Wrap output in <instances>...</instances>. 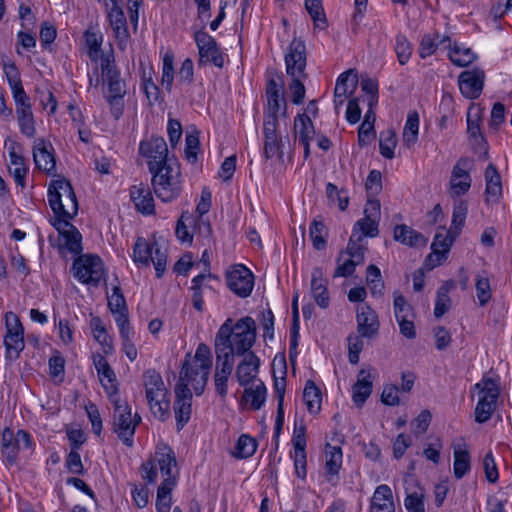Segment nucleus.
I'll list each match as a JSON object with an SVG mask.
<instances>
[{"label": "nucleus", "mask_w": 512, "mask_h": 512, "mask_svg": "<svg viewBox=\"0 0 512 512\" xmlns=\"http://www.w3.org/2000/svg\"><path fill=\"white\" fill-rule=\"evenodd\" d=\"M175 400L173 403V411L176 420V429L181 431L190 421L192 414L193 393L190 388L174 387Z\"/></svg>", "instance_id": "19"}, {"label": "nucleus", "mask_w": 512, "mask_h": 512, "mask_svg": "<svg viewBox=\"0 0 512 512\" xmlns=\"http://www.w3.org/2000/svg\"><path fill=\"white\" fill-rule=\"evenodd\" d=\"M174 80V55L167 52L163 57L162 66V85L165 86L166 90L170 92L172 90Z\"/></svg>", "instance_id": "57"}, {"label": "nucleus", "mask_w": 512, "mask_h": 512, "mask_svg": "<svg viewBox=\"0 0 512 512\" xmlns=\"http://www.w3.org/2000/svg\"><path fill=\"white\" fill-rule=\"evenodd\" d=\"M357 82V74L352 69L345 71L338 77L334 92L350 95L356 88Z\"/></svg>", "instance_id": "49"}, {"label": "nucleus", "mask_w": 512, "mask_h": 512, "mask_svg": "<svg viewBox=\"0 0 512 512\" xmlns=\"http://www.w3.org/2000/svg\"><path fill=\"white\" fill-rule=\"evenodd\" d=\"M63 246L73 254H80L82 252V235L78 229L72 230L63 237Z\"/></svg>", "instance_id": "64"}, {"label": "nucleus", "mask_w": 512, "mask_h": 512, "mask_svg": "<svg viewBox=\"0 0 512 512\" xmlns=\"http://www.w3.org/2000/svg\"><path fill=\"white\" fill-rule=\"evenodd\" d=\"M101 70L103 80L107 84L105 98L111 107L114 117L119 118L123 112V98L126 94V84L120 78L119 71L115 65L111 64L109 58L102 59Z\"/></svg>", "instance_id": "11"}, {"label": "nucleus", "mask_w": 512, "mask_h": 512, "mask_svg": "<svg viewBox=\"0 0 512 512\" xmlns=\"http://www.w3.org/2000/svg\"><path fill=\"white\" fill-rule=\"evenodd\" d=\"M133 261L146 267L152 262L157 278H161L166 270L167 254L156 240L148 242L145 238L138 237L133 246Z\"/></svg>", "instance_id": "14"}, {"label": "nucleus", "mask_w": 512, "mask_h": 512, "mask_svg": "<svg viewBox=\"0 0 512 512\" xmlns=\"http://www.w3.org/2000/svg\"><path fill=\"white\" fill-rule=\"evenodd\" d=\"M311 293L321 308L329 306L330 298L327 290V280L323 277V271L319 267L314 268L312 271Z\"/></svg>", "instance_id": "29"}, {"label": "nucleus", "mask_w": 512, "mask_h": 512, "mask_svg": "<svg viewBox=\"0 0 512 512\" xmlns=\"http://www.w3.org/2000/svg\"><path fill=\"white\" fill-rule=\"evenodd\" d=\"M467 132L474 140L475 145L480 146L484 149L485 155H487V142L481 133L480 129V123H479V116L475 115V117H472L470 113L467 115Z\"/></svg>", "instance_id": "50"}, {"label": "nucleus", "mask_w": 512, "mask_h": 512, "mask_svg": "<svg viewBox=\"0 0 512 512\" xmlns=\"http://www.w3.org/2000/svg\"><path fill=\"white\" fill-rule=\"evenodd\" d=\"M140 422V415L135 413L133 416L127 402L119 399L114 401L113 431L127 447L133 446L136 427Z\"/></svg>", "instance_id": "12"}, {"label": "nucleus", "mask_w": 512, "mask_h": 512, "mask_svg": "<svg viewBox=\"0 0 512 512\" xmlns=\"http://www.w3.org/2000/svg\"><path fill=\"white\" fill-rule=\"evenodd\" d=\"M143 386L151 413L164 422L170 417V393L162 376L153 369L147 370L143 374Z\"/></svg>", "instance_id": "5"}, {"label": "nucleus", "mask_w": 512, "mask_h": 512, "mask_svg": "<svg viewBox=\"0 0 512 512\" xmlns=\"http://www.w3.org/2000/svg\"><path fill=\"white\" fill-rule=\"evenodd\" d=\"M396 135L393 130L381 132L379 139V149L383 157L392 159L394 157V149L396 147Z\"/></svg>", "instance_id": "55"}, {"label": "nucleus", "mask_w": 512, "mask_h": 512, "mask_svg": "<svg viewBox=\"0 0 512 512\" xmlns=\"http://www.w3.org/2000/svg\"><path fill=\"white\" fill-rule=\"evenodd\" d=\"M65 359L55 354L49 359V375L55 384H61L65 379Z\"/></svg>", "instance_id": "52"}, {"label": "nucleus", "mask_w": 512, "mask_h": 512, "mask_svg": "<svg viewBox=\"0 0 512 512\" xmlns=\"http://www.w3.org/2000/svg\"><path fill=\"white\" fill-rule=\"evenodd\" d=\"M65 466L68 469V471L72 474L84 475L86 472L81 461V456L78 450L75 449H71L69 454L67 455Z\"/></svg>", "instance_id": "63"}, {"label": "nucleus", "mask_w": 512, "mask_h": 512, "mask_svg": "<svg viewBox=\"0 0 512 512\" xmlns=\"http://www.w3.org/2000/svg\"><path fill=\"white\" fill-rule=\"evenodd\" d=\"M9 157V172L13 176L15 183L23 188L25 187V178L28 172L25 159L24 157L18 155L15 151H10Z\"/></svg>", "instance_id": "38"}, {"label": "nucleus", "mask_w": 512, "mask_h": 512, "mask_svg": "<svg viewBox=\"0 0 512 512\" xmlns=\"http://www.w3.org/2000/svg\"><path fill=\"white\" fill-rule=\"evenodd\" d=\"M139 154L147 160L150 173L176 162L168 157L167 143L160 136H151L147 140H142L139 144Z\"/></svg>", "instance_id": "15"}, {"label": "nucleus", "mask_w": 512, "mask_h": 512, "mask_svg": "<svg viewBox=\"0 0 512 512\" xmlns=\"http://www.w3.org/2000/svg\"><path fill=\"white\" fill-rule=\"evenodd\" d=\"M303 401L310 414H318L321 410L322 393L312 380H308L305 384Z\"/></svg>", "instance_id": "37"}, {"label": "nucleus", "mask_w": 512, "mask_h": 512, "mask_svg": "<svg viewBox=\"0 0 512 512\" xmlns=\"http://www.w3.org/2000/svg\"><path fill=\"white\" fill-rule=\"evenodd\" d=\"M212 354H186L175 387H192L196 396L203 394L212 369Z\"/></svg>", "instance_id": "3"}, {"label": "nucleus", "mask_w": 512, "mask_h": 512, "mask_svg": "<svg viewBox=\"0 0 512 512\" xmlns=\"http://www.w3.org/2000/svg\"><path fill=\"white\" fill-rule=\"evenodd\" d=\"M358 332L367 338L374 335L379 328L375 312L366 305L361 306L357 313Z\"/></svg>", "instance_id": "31"}, {"label": "nucleus", "mask_w": 512, "mask_h": 512, "mask_svg": "<svg viewBox=\"0 0 512 512\" xmlns=\"http://www.w3.org/2000/svg\"><path fill=\"white\" fill-rule=\"evenodd\" d=\"M370 512H395L392 490L388 485L376 487L370 501Z\"/></svg>", "instance_id": "28"}, {"label": "nucleus", "mask_w": 512, "mask_h": 512, "mask_svg": "<svg viewBox=\"0 0 512 512\" xmlns=\"http://www.w3.org/2000/svg\"><path fill=\"white\" fill-rule=\"evenodd\" d=\"M305 7L316 27L323 29L327 26V20L321 0H305Z\"/></svg>", "instance_id": "53"}, {"label": "nucleus", "mask_w": 512, "mask_h": 512, "mask_svg": "<svg viewBox=\"0 0 512 512\" xmlns=\"http://www.w3.org/2000/svg\"><path fill=\"white\" fill-rule=\"evenodd\" d=\"M194 40L196 42L199 60L198 65L204 66L208 63L215 65L218 68H222L224 65V56L219 48L216 40L205 31H197L194 34Z\"/></svg>", "instance_id": "17"}, {"label": "nucleus", "mask_w": 512, "mask_h": 512, "mask_svg": "<svg viewBox=\"0 0 512 512\" xmlns=\"http://www.w3.org/2000/svg\"><path fill=\"white\" fill-rule=\"evenodd\" d=\"M267 389L263 381L258 380L254 387H245L242 403L249 405L252 410H259L266 401Z\"/></svg>", "instance_id": "34"}, {"label": "nucleus", "mask_w": 512, "mask_h": 512, "mask_svg": "<svg viewBox=\"0 0 512 512\" xmlns=\"http://www.w3.org/2000/svg\"><path fill=\"white\" fill-rule=\"evenodd\" d=\"M372 392L370 373L365 369L360 370L357 382L352 387V400L357 407H361Z\"/></svg>", "instance_id": "33"}, {"label": "nucleus", "mask_w": 512, "mask_h": 512, "mask_svg": "<svg viewBox=\"0 0 512 512\" xmlns=\"http://www.w3.org/2000/svg\"><path fill=\"white\" fill-rule=\"evenodd\" d=\"M93 363L98 373L100 382L106 392L112 395L117 392L116 375L103 354H93Z\"/></svg>", "instance_id": "27"}, {"label": "nucleus", "mask_w": 512, "mask_h": 512, "mask_svg": "<svg viewBox=\"0 0 512 512\" xmlns=\"http://www.w3.org/2000/svg\"><path fill=\"white\" fill-rule=\"evenodd\" d=\"M413 470L414 463L412 462L402 482L405 494L404 505L408 512H416V475L413 473Z\"/></svg>", "instance_id": "35"}, {"label": "nucleus", "mask_w": 512, "mask_h": 512, "mask_svg": "<svg viewBox=\"0 0 512 512\" xmlns=\"http://www.w3.org/2000/svg\"><path fill=\"white\" fill-rule=\"evenodd\" d=\"M395 52L401 65L406 64L412 56L413 45L404 35H398L396 38Z\"/></svg>", "instance_id": "58"}, {"label": "nucleus", "mask_w": 512, "mask_h": 512, "mask_svg": "<svg viewBox=\"0 0 512 512\" xmlns=\"http://www.w3.org/2000/svg\"><path fill=\"white\" fill-rule=\"evenodd\" d=\"M486 180V202L496 203L502 194V183L500 174L493 164H489L485 170Z\"/></svg>", "instance_id": "32"}, {"label": "nucleus", "mask_w": 512, "mask_h": 512, "mask_svg": "<svg viewBox=\"0 0 512 512\" xmlns=\"http://www.w3.org/2000/svg\"><path fill=\"white\" fill-rule=\"evenodd\" d=\"M294 129L299 141H311L315 135V129L310 117L299 114L294 119Z\"/></svg>", "instance_id": "42"}, {"label": "nucleus", "mask_w": 512, "mask_h": 512, "mask_svg": "<svg viewBox=\"0 0 512 512\" xmlns=\"http://www.w3.org/2000/svg\"><path fill=\"white\" fill-rule=\"evenodd\" d=\"M467 213V201L461 199L455 201L453 206L451 227L449 230L441 228V230L436 233L431 244L432 251L424 261V269L432 270L435 267L441 265L447 259V255L455 239L460 235L462 227L465 224Z\"/></svg>", "instance_id": "2"}, {"label": "nucleus", "mask_w": 512, "mask_h": 512, "mask_svg": "<svg viewBox=\"0 0 512 512\" xmlns=\"http://www.w3.org/2000/svg\"><path fill=\"white\" fill-rule=\"evenodd\" d=\"M471 160L469 158H461L453 167L450 182L449 194L451 197H460L467 193L471 187V177L468 173Z\"/></svg>", "instance_id": "20"}, {"label": "nucleus", "mask_w": 512, "mask_h": 512, "mask_svg": "<svg viewBox=\"0 0 512 512\" xmlns=\"http://www.w3.org/2000/svg\"><path fill=\"white\" fill-rule=\"evenodd\" d=\"M309 235L315 249L323 250L326 248L328 230L322 220L314 219L312 221L309 229Z\"/></svg>", "instance_id": "44"}, {"label": "nucleus", "mask_w": 512, "mask_h": 512, "mask_svg": "<svg viewBox=\"0 0 512 512\" xmlns=\"http://www.w3.org/2000/svg\"><path fill=\"white\" fill-rule=\"evenodd\" d=\"M229 289L240 298L250 296L254 287V275L244 265H235L226 272Z\"/></svg>", "instance_id": "18"}, {"label": "nucleus", "mask_w": 512, "mask_h": 512, "mask_svg": "<svg viewBox=\"0 0 512 512\" xmlns=\"http://www.w3.org/2000/svg\"><path fill=\"white\" fill-rule=\"evenodd\" d=\"M48 202L56 216L74 218L78 213V201L71 183L60 178L48 188Z\"/></svg>", "instance_id": "7"}, {"label": "nucleus", "mask_w": 512, "mask_h": 512, "mask_svg": "<svg viewBox=\"0 0 512 512\" xmlns=\"http://www.w3.org/2000/svg\"><path fill=\"white\" fill-rule=\"evenodd\" d=\"M256 449V440L247 434H242L237 440L232 455L237 459L249 458L255 453Z\"/></svg>", "instance_id": "45"}, {"label": "nucleus", "mask_w": 512, "mask_h": 512, "mask_svg": "<svg viewBox=\"0 0 512 512\" xmlns=\"http://www.w3.org/2000/svg\"><path fill=\"white\" fill-rule=\"evenodd\" d=\"M255 340L256 323L252 317L246 316L236 322L228 318L216 334V352H251Z\"/></svg>", "instance_id": "1"}, {"label": "nucleus", "mask_w": 512, "mask_h": 512, "mask_svg": "<svg viewBox=\"0 0 512 512\" xmlns=\"http://www.w3.org/2000/svg\"><path fill=\"white\" fill-rule=\"evenodd\" d=\"M211 278L217 279V277L212 275L211 273L199 274L192 279V285L190 287V289L192 291V303H193V307L198 312H203V310H204L202 286L204 285V282L207 279H211Z\"/></svg>", "instance_id": "41"}, {"label": "nucleus", "mask_w": 512, "mask_h": 512, "mask_svg": "<svg viewBox=\"0 0 512 512\" xmlns=\"http://www.w3.org/2000/svg\"><path fill=\"white\" fill-rule=\"evenodd\" d=\"M474 389L479 393L475 408V421L484 423L491 418L496 409V403L500 395L499 377L483 376L481 381L474 385Z\"/></svg>", "instance_id": "10"}, {"label": "nucleus", "mask_w": 512, "mask_h": 512, "mask_svg": "<svg viewBox=\"0 0 512 512\" xmlns=\"http://www.w3.org/2000/svg\"><path fill=\"white\" fill-rule=\"evenodd\" d=\"M72 272L80 283L98 287L105 280L106 270L102 259L96 254H82L72 264Z\"/></svg>", "instance_id": "13"}, {"label": "nucleus", "mask_w": 512, "mask_h": 512, "mask_svg": "<svg viewBox=\"0 0 512 512\" xmlns=\"http://www.w3.org/2000/svg\"><path fill=\"white\" fill-rule=\"evenodd\" d=\"M48 146L53 150L51 144L46 143L44 139H37L33 146V158L36 168L50 175L56 170V161Z\"/></svg>", "instance_id": "25"}, {"label": "nucleus", "mask_w": 512, "mask_h": 512, "mask_svg": "<svg viewBox=\"0 0 512 512\" xmlns=\"http://www.w3.org/2000/svg\"><path fill=\"white\" fill-rule=\"evenodd\" d=\"M378 222L379 221L373 219L362 218L355 223L353 230H358V232L362 235V239L365 236L375 237L379 232Z\"/></svg>", "instance_id": "62"}, {"label": "nucleus", "mask_w": 512, "mask_h": 512, "mask_svg": "<svg viewBox=\"0 0 512 512\" xmlns=\"http://www.w3.org/2000/svg\"><path fill=\"white\" fill-rule=\"evenodd\" d=\"M342 450L338 446H332L330 444L326 445L325 448V470L326 474L330 476H335L339 473V470L342 466Z\"/></svg>", "instance_id": "40"}, {"label": "nucleus", "mask_w": 512, "mask_h": 512, "mask_svg": "<svg viewBox=\"0 0 512 512\" xmlns=\"http://www.w3.org/2000/svg\"><path fill=\"white\" fill-rule=\"evenodd\" d=\"M443 448L442 440L438 436L430 435L423 444L422 455L433 464L440 462V452Z\"/></svg>", "instance_id": "46"}, {"label": "nucleus", "mask_w": 512, "mask_h": 512, "mask_svg": "<svg viewBox=\"0 0 512 512\" xmlns=\"http://www.w3.org/2000/svg\"><path fill=\"white\" fill-rule=\"evenodd\" d=\"M470 470V455L467 450H454L453 472L457 479H461Z\"/></svg>", "instance_id": "51"}, {"label": "nucleus", "mask_w": 512, "mask_h": 512, "mask_svg": "<svg viewBox=\"0 0 512 512\" xmlns=\"http://www.w3.org/2000/svg\"><path fill=\"white\" fill-rule=\"evenodd\" d=\"M2 456L7 464L14 465L17 462L19 448L16 446V437L14 431L6 427L2 431Z\"/></svg>", "instance_id": "36"}, {"label": "nucleus", "mask_w": 512, "mask_h": 512, "mask_svg": "<svg viewBox=\"0 0 512 512\" xmlns=\"http://www.w3.org/2000/svg\"><path fill=\"white\" fill-rule=\"evenodd\" d=\"M195 219L189 212H183L177 221L175 235L182 243H192L193 234L190 232L189 227L194 225Z\"/></svg>", "instance_id": "43"}, {"label": "nucleus", "mask_w": 512, "mask_h": 512, "mask_svg": "<svg viewBox=\"0 0 512 512\" xmlns=\"http://www.w3.org/2000/svg\"><path fill=\"white\" fill-rule=\"evenodd\" d=\"M449 58L455 65L465 67L475 60L476 55L470 48H464L454 44L449 51Z\"/></svg>", "instance_id": "48"}, {"label": "nucleus", "mask_w": 512, "mask_h": 512, "mask_svg": "<svg viewBox=\"0 0 512 512\" xmlns=\"http://www.w3.org/2000/svg\"><path fill=\"white\" fill-rule=\"evenodd\" d=\"M4 73L6 75L7 81L11 88L12 94H16L21 91H24L22 86L20 73L13 62H4L3 64Z\"/></svg>", "instance_id": "56"}, {"label": "nucleus", "mask_w": 512, "mask_h": 512, "mask_svg": "<svg viewBox=\"0 0 512 512\" xmlns=\"http://www.w3.org/2000/svg\"><path fill=\"white\" fill-rule=\"evenodd\" d=\"M267 107L263 121L279 122L286 117V100L284 98L283 74L277 71L268 73L266 83Z\"/></svg>", "instance_id": "9"}, {"label": "nucleus", "mask_w": 512, "mask_h": 512, "mask_svg": "<svg viewBox=\"0 0 512 512\" xmlns=\"http://www.w3.org/2000/svg\"><path fill=\"white\" fill-rule=\"evenodd\" d=\"M286 72L292 81L289 88L292 93V102L300 104L305 97V87L302 79L306 77V47L303 41L294 39L285 55Z\"/></svg>", "instance_id": "4"}, {"label": "nucleus", "mask_w": 512, "mask_h": 512, "mask_svg": "<svg viewBox=\"0 0 512 512\" xmlns=\"http://www.w3.org/2000/svg\"><path fill=\"white\" fill-rule=\"evenodd\" d=\"M279 122L263 121L264 147L263 155L266 159L283 158V140L278 134Z\"/></svg>", "instance_id": "21"}, {"label": "nucleus", "mask_w": 512, "mask_h": 512, "mask_svg": "<svg viewBox=\"0 0 512 512\" xmlns=\"http://www.w3.org/2000/svg\"><path fill=\"white\" fill-rule=\"evenodd\" d=\"M6 335L4 343L8 351L15 350L21 352L25 346L24 328L20 322L19 317L13 313H6Z\"/></svg>", "instance_id": "22"}, {"label": "nucleus", "mask_w": 512, "mask_h": 512, "mask_svg": "<svg viewBox=\"0 0 512 512\" xmlns=\"http://www.w3.org/2000/svg\"><path fill=\"white\" fill-rule=\"evenodd\" d=\"M362 240V235L358 232V230H353L347 248L344 252L349 255L353 261L361 264L364 262L365 251L364 246L361 244Z\"/></svg>", "instance_id": "47"}, {"label": "nucleus", "mask_w": 512, "mask_h": 512, "mask_svg": "<svg viewBox=\"0 0 512 512\" xmlns=\"http://www.w3.org/2000/svg\"><path fill=\"white\" fill-rule=\"evenodd\" d=\"M130 198L138 212L143 215H152L155 213L154 199L150 188L143 184H137L130 187Z\"/></svg>", "instance_id": "26"}, {"label": "nucleus", "mask_w": 512, "mask_h": 512, "mask_svg": "<svg viewBox=\"0 0 512 512\" xmlns=\"http://www.w3.org/2000/svg\"><path fill=\"white\" fill-rule=\"evenodd\" d=\"M485 74L482 70H466L463 71L459 76V88L461 93L469 99H476L480 96Z\"/></svg>", "instance_id": "23"}, {"label": "nucleus", "mask_w": 512, "mask_h": 512, "mask_svg": "<svg viewBox=\"0 0 512 512\" xmlns=\"http://www.w3.org/2000/svg\"><path fill=\"white\" fill-rule=\"evenodd\" d=\"M393 304L396 319L414 318V310L412 305L408 304L404 296L400 293H394Z\"/></svg>", "instance_id": "59"}, {"label": "nucleus", "mask_w": 512, "mask_h": 512, "mask_svg": "<svg viewBox=\"0 0 512 512\" xmlns=\"http://www.w3.org/2000/svg\"><path fill=\"white\" fill-rule=\"evenodd\" d=\"M108 307L111 313L127 311V305L119 285L112 288V293L107 294Z\"/></svg>", "instance_id": "60"}, {"label": "nucleus", "mask_w": 512, "mask_h": 512, "mask_svg": "<svg viewBox=\"0 0 512 512\" xmlns=\"http://www.w3.org/2000/svg\"><path fill=\"white\" fill-rule=\"evenodd\" d=\"M403 142L407 147H412L416 143V111L408 114L403 130Z\"/></svg>", "instance_id": "61"}, {"label": "nucleus", "mask_w": 512, "mask_h": 512, "mask_svg": "<svg viewBox=\"0 0 512 512\" xmlns=\"http://www.w3.org/2000/svg\"><path fill=\"white\" fill-rule=\"evenodd\" d=\"M88 55L92 61H97L101 51L103 36L99 32L87 30L84 34Z\"/></svg>", "instance_id": "54"}, {"label": "nucleus", "mask_w": 512, "mask_h": 512, "mask_svg": "<svg viewBox=\"0 0 512 512\" xmlns=\"http://www.w3.org/2000/svg\"><path fill=\"white\" fill-rule=\"evenodd\" d=\"M176 485V480L166 479L165 483H161L157 490L156 510L157 512H169L171 508L172 498L171 492Z\"/></svg>", "instance_id": "39"}, {"label": "nucleus", "mask_w": 512, "mask_h": 512, "mask_svg": "<svg viewBox=\"0 0 512 512\" xmlns=\"http://www.w3.org/2000/svg\"><path fill=\"white\" fill-rule=\"evenodd\" d=\"M260 360L256 354H249L236 368V378L240 386L246 387L257 376Z\"/></svg>", "instance_id": "30"}, {"label": "nucleus", "mask_w": 512, "mask_h": 512, "mask_svg": "<svg viewBox=\"0 0 512 512\" xmlns=\"http://www.w3.org/2000/svg\"><path fill=\"white\" fill-rule=\"evenodd\" d=\"M233 368L234 362L233 359L230 358V354H224L223 358L220 354H217L214 385L216 393L221 398H225L227 396L228 380L232 374Z\"/></svg>", "instance_id": "24"}, {"label": "nucleus", "mask_w": 512, "mask_h": 512, "mask_svg": "<svg viewBox=\"0 0 512 512\" xmlns=\"http://www.w3.org/2000/svg\"><path fill=\"white\" fill-rule=\"evenodd\" d=\"M176 465L177 460L173 449L166 444L158 445L154 455L141 465L142 478L147 484H154L160 471L163 478L161 483H165L168 478L176 480L172 472Z\"/></svg>", "instance_id": "6"}, {"label": "nucleus", "mask_w": 512, "mask_h": 512, "mask_svg": "<svg viewBox=\"0 0 512 512\" xmlns=\"http://www.w3.org/2000/svg\"><path fill=\"white\" fill-rule=\"evenodd\" d=\"M97 2L104 7L106 18L113 31L118 47L121 50H125L130 39V33L123 8L117 0H97Z\"/></svg>", "instance_id": "16"}, {"label": "nucleus", "mask_w": 512, "mask_h": 512, "mask_svg": "<svg viewBox=\"0 0 512 512\" xmlns=\"http://www.w3.org/2000/svg\"><path fill=\"white\" fill-rule=\"evenodd\" d=\"M151 184L156 196L163 202H172L181 193L180 168L177 162L152 172Z\"/></svg>", "instance_id": "8"}]
</instances>
